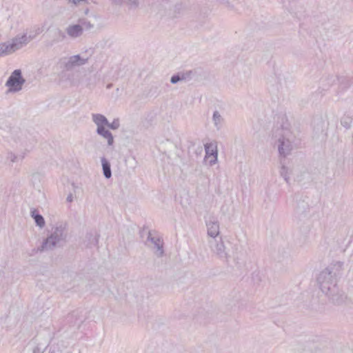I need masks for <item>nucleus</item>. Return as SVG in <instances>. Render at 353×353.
I'll return each instance as SVG.
<instances>
[{"label": "nucleus", "mask_w": 353, "mask_h": 353, "mask_svg": "<svg viewBox=\"0 0 353 353\" xmlns=\"http://www.w3.org/2000/svg\"><path fill=\"white\" fill-rule=\"evenodd\" d=\"M343 270V263L335 261L319 272L316 278L318 287L334 304L345 303L347 296L339 288L337 278Z\"/></svg>", "instance_id": "f257e3e1"}, {"label": "nucleus", "mask_w": 353, "mask_h": 353, "mask_svg": "<svg viewBox=\"0 0 353 353\" xmlns=\"http://www.w3.org/2000/svg\"><path fill=\"white\" fill-rule=\"evenodd\" d=\"M295 137L287 128H277L273 133L272 144L277 148L279 156L283 158L289 156L295 148Z\"/></svg>", "instance_id": "f03ea898"}, {"label": "nucleus", "mask_w": 353, "mask_h": 353, "mask_svg": "<svg viewBox=\"0 0 353 353\" xmlns=\"http://www.w3.org/2000/svg\"><path fill=\"white\" fill-rule=\"evenodd\" d=\"M88 61V58L83 57L80 54H75L61 57L57 61V65L63 71H70L76 67H80L86 64Z\"/></svg>", "instance_id": "7ed1b4c3"}, {"label": "nucleus", "mask_w": 353, "mask_h": 353, "mask_svg": "<svg viewBox=\"0 0 353 353\" xmlns=\"http://www.w3.org/2000/svg\"><path fill=\"white\" fill-rule=\"evenodd\" d=\"M14 141L16 147L21 149V151L18 155L12 152L7 153L6 159L12 163L17 162L19 159H23L32 148V144L28 143L25 137H19L18 140L16 139Z\"/></svg>", "instance_id": "20e7f679"}, {"label": "nucleus", "mask_w": 353, "mask_h": 353, "mask_svg": "<svg viewBox=\"0 0 353 353\" xmlns=\"http://www.w3.org/2000/svg\"><path fill=\"white\" fill-rule=\"evenodd\" d=\"M25 82L21 70H14L6 82L5 85L8 88L7 92L15 93L21 91Z\"/></svg>", "instance_id": "39448f33"}, {"label": "nucleus", "mask_w": 353, "mask_h": 353, "mask_svg": "<svg viewBox=\"0 0 353 353\" xmlns=\"http://www.w3.org/2000/svg\"><path fill=\"white\" fill-rule=\"evenodd\" d=\"M145 243L153 250L154 254L157 257L161 258L163 256V241L155 231L148 232Z\"/></svg>", "instance_id": "423d86ee"}, {"label": "nucleus", "mask_w": 353, "mask_h": 353, "mask_svg": "<svg viewBox=\"0 0 353 353\" xmlns=\"http://www.w3.org/2000/svg\"><path fill=\"white\" fill-rule=\"evenodd\" d=\"M210 248L212 252L220 260L228 262L230 255L226 250L223 241L221 239L217 241L216 239L209 241Z\"/></svg>", "instance_id": "0eeeda50"}, {"label": "nucleus", "mask_w": 353, "mask_h": 353, "mask_svg": "<svg viewBox=\"0 0 353 353\" xmlns=\"http://www.w3.org/2000/svg\"><path fill=\"white\" fill-rule=\"evenodd\" d=\"M310 216V206L305 201L300 200L296 203L294 210V216L301 221Z\"/></svg>", "instance_id": "6e6552de"}, {"label": "nucleus", "mask_w": 353, "mask_h": 353, "mask_svg": "<svg viewBox=\"0 0 353 353\" xmlns=\"http://www.w3.org/2000/svg\"><path fill=\"white\" fill-rule=\"evenodd\" d=\"M204 146L205 152V159H209V165L212 166L218 161V151L216 145H214L213 143H206Z\"/></svg>", "instance_id": "1a4fd4ad"}, {"label": "nucleus", "mask_w": 353, "mask_h": 353, "mask_svg": "<svg viewBox=\"0 0 353 353\" xmlns=\"http://www.w3.org/2000/svg\"><path fill=\"white\" fill-rule=\"evenodd\" d=\"M208 235L214 239L220 234V227L218 220L214 217H210L206 221Z\"/></svg>", "instance_id": "9d476101"}, {"label": "nucleus", "mask_w": 353, "mask_h": 353, "mask_svg": "<svg viewBox=\"0 0 353 353\" xmlns=\"http://www.w3.org/2000/svg\"><path fill=\"white\" fill-rule=\"evenodd\" d=\"M34 37L27 36L26 34H24L21 36H17L12 39L11 43H10V48H12V52H15L17 50L21 48L23 46L26 45L29 43Z\"/></svg>", "instance_id": "9b49d317"}, {"label": "nucleus", "mask_w": 353, "mask_h": 353, "mask_svg": "<svg viewBox=\"0 0 353 353\" xmlns=\"http://www.w3.org/2000/svg\"><path fill=\"white\" fill-rule=\"evenodd\" d=\"M59 243L65 240L67 237L66 225L61 223H57L52 229L50 234Z\"/></svg>", "instance_id": "f8f14e48"}, {"label": "nucleus", "mask_w": 353, "mask_h": 353, "mask_svg": "<svg viewBox=\"0 0 353 353\" xmlns=\"http://www.w3.org/2000/svg\"><path fill=\"white\" fill-rule=\"evenodd\" d=\"M99 234L96 231L88 232L83 239V244L87 248H92L97 245Z\"/></svg>", "instance_id": "ddd939ff"}, {"label": "nucleus", "mask_w": 353, "mask_h": 353, "mask_svg": "<svg viewBox=\"0 0 353 353\" xmlns=\"http://www.w3.org/2000/svg\"><path fill=\"white\" fill-rule=\"evenodd\" d=\"M65 33L72 39H77L83 35L81 27L77 24H70L65 28Z\"/></svg>", "instance_id": "4468645a"}, {"label": "nucleus", "mask_w": 353, "mask_h": 353, "mask_svg": "<svg viewBox=\"0 0 353 353\" xmlns=\"http://www.w3.org/2000/svg\"><path fill=\"white\" fill-rule=\"evenodd\" d=\"M96 132L98 135L107 141V145L111 147L114 144V137L112 132L107 129V127L97 128Z\"/></svg>", "instance_id": "2eb2a0df"}, {"label": "nucleus", "mask_w": 353, "mask_h": 353, "mask_svg": "<svg viewBox=\"0 0 353 353\" xmlns=\"http://www.w3.org/2000/svg\"><path fill=\"white\" fill-rule=\"evenodd\" d=\"M59 243L53 238L52 236L50 235L46 239L41 246V251H48L53 250Z\"/></svg>", "instance_id": "dca6fc26"}, {"label": "nucleus", "mask_w": 353, "mask_h": 353, "mask_svg": "<svg viewBox=\"0 0 353 353\" xmlns=\"http://www.w3.org/2000/svg\"><path fill=\"white\" fill-rule=\"evenodd\" d=\"M92 120L97 125V128H104L108 124L107 118L101 114H92Z\"/></svg>", "instance_id": "f3484780"}, {"label": "nucleus", "mask_w": 353, "mask_h": 353, "mask_svg": "<svg viewBox=\"0 0 353 353\" xmlns=\"http://www.w3.org/2000/svg\"><path fill=\"white\" fill-rule=\"evenodd\" d=\"M101 165H102L103 174L104 177L107 179L111 178L112 171H111L110 163L104 157L101 158Z\"/></svg>", "instance_id": "a211bd4d"}, {"label": "nucleus", "mask_w": 353, "mask_h": 353, "mask_svg": "<svg viewBox=\"0 0 353 353\" xmlns=\"http://www.w3.org/2000/svg\"><path fill=\"white\" fill-rule=\"evenodd\" d=\"M31 216L34 219L37 226L42 228L45 225V220L43 217L39 214L36 209L31 210Z\"/></svg>", "instance_id": "6ab92c4d"}, {"label": "nucleus", "mask_w": 353, "mask_h": 353, "mask_svg": "<svg viewBox=\"0 0 353 353\" xmlns=\"http://www.w3.org/2000/svg\"><path fill=\"white\" fill-rule=\"evenodd\" d=\"M212 121L216 130H219L222 128L224 119L219 111L216 110L214 112Z\"/></svg>", "instance_id": "aec40b11"}, {"label": "nucleus", "mask_w": 353, "mask_h": 353, "mask_svg": "<svg viewBox=\"0 0 353 353\" xmlns=\"http://www.w3.org/2000/svg\"><path fill=\"white\" fill-rule=\"evenodd\" d=\"M353 121L352 116L350 113H345L341 118V124L346 129H350L352 126Z\"/></svg>", "instance_id": "412c9836"}, {"label": "nucleus", "mask_w": 353, "mask_h": 353, "mask_svg": "<svg viewBox=\"0 0 353 353\" xmlns=\"http://www.w3.org/2000/svg\"><path fill=\"white\" fill-rule=\"evenodd\" d=\"M118 4H125L130 8H136L139 6V0H114Z\"/></svg>", "instance_id": "4be33fe9"}, {"label": "nucleus", "mask_w": 353, "mask_h": 353, "mask_svg": "<svg viewBox=\"0 0 353 353\" xmlns=\"http://www.w3.org/2000/svg\"><path fill=\"white\" fill-rule=\"evenodd\" d=\"M65 34L63 32H62L61 30H59L57 31V39H54V40L49 41L47 43L48 47H52L54 44L60 42L61 41H63L65 39Z\"/></svg>", "instance_id": "5701e85b"}, {"label": "nucleus", "mask_w": 353, "mask_h": 353, "mask_svg": "<svg viewBox=\"0 0 353 353\" xmlns=\"http://www.w3.org/2000/svg\"><path fill=\"white\" fill-rule=\"evenodd\" d=\"M78 23L81 27L83 32L84 31L90 30L94 28V25L85 19H79Z\"/></svg>", "instance_id": "b1692460"}, {"label": "nucleus", "mask_w": 353, "mask_h": 353, "mask_svg": "<svg viewBox=\"0 0 353 353\" xmlns=\"http://www.w3.org/2000/svg\"><path fill=\"white\" fill-rule=\"evenodd\" d=\"M336 79L335 76L329 75L321 79V83L324 87L328 88L335 83Z\"/></svg>", "instance_id": "393cba45"}, {"label": "nucleus", "mask_w": 353, "mask_h": 353, "mask_svg": "<svg viewBox=\"0 0 353 353\" xmlns=\"http://www.w3.org/2000/svg\"><path fill=\"white\" fill-rule=\"evenodd\" d=\"M10 44H0V57L13 52L12 48H10Z\"/></svg>", "instance_id": "a878e982"}, {"label": "nucleus", "mask_w": 353, "mask_h": 353, "mask_svg": "<svg viewBox=\"0 0 353 353\" xmlns=\"http://www.w3.org/2000/svg\"><path fill=\"white\" fill-rule=\"evenodd\" d=\"M106 127L111 130H114L119 129V128L120 127L119 119L118 118L114 119L112 122H111V123L108 122V124H107Z\"/></svg>", "instance_id": "bb28decb"}, {"label": "nucleus", "mask_w": 353, "mask_h": 353, "mask_svg": "<svg viewBox=\"0 0 353 353\" xmlns=\"http://www.w3.org/2000/svg\"><path fill=\"white\" fill-rule=\"evenodd\" d=\"M280 174L281 176L283 177V179H285V181L288 183L289 181V172H288V168L285 166V165H282L281 168V170H280Z\"/></svg>", "instance_id": "cd10ccee"}, {"label": "nucleus", "mask_w": 353, "mask_h": 353, "mask_svg": "<svg viewBox=\"0 0 353 353\" xmlns=\"http://www.w3.org/2000/svg\"><path fill=\"white\" fill-rule=\"evenodd\" d=\"M181 81V79L179 77V75L177 74H175V75H173L171 79H170V82L172 83V84H176L178 82H179Z\"/></svg>", "instance_id": "c85d7f7f"}, {"label": "nucleus", "mask_w": 353, "mask_h": 353, "mask_svg": "<svg viewBox=\"0 0 353 353\" xmlns=\"http://www.w3.org/2000/svg\"><path fill=\"white\" fill-rule=\"evenodd\" d=\"M69 3L74 5H80L81 3H88V0H68Z\"/></svg>", "instance_id": "c756f323"}, {"label": "nucleus", "mask_w": 353, "mask_h": 353, "mask_svg": "<svg viewBox=\"0 0 353 353\" xmlns=\"http://www.w3.org/2000/svg\"><path fill=\"white\" fill-rule=\"evenodd\" d=\"M66 200H67V201H68V202H70H70H72V201H73V196H72V194H70L67 196Z\"/></svg>", "instance_id": "7c9ffc66"}, {"label": "nucleus", "mask_w": 353, "mask_h": 353, "mask_svg": "<svg viewBox=\"0 0 353 353\" xmlns=\"http://www.w3.org/2000/svg\"><path fill=\"white\" fill-rule=\"evenodd\" d=\"M181 79V81L185 80L186 79L185 74L184 73L178 74Z\"/></svg>", "instance_id": "2f4dec72"}, {"label": "nucleus", "mask_w": 353, "mask_h": 353, "mask_svg": "<svg viewBox=\"0 0 353 353\" xmlns=\"http://www.w3.org/2000/svg\"><path fill=\"white\" fill-rule=\"evenodd\" d=\"M223 4H225V6L228 7V8H232V6H230V3L228 2V1H223L222 2Z\"/></svg>", "instance_id": "473e14b6"}, {"label": "nucleus", "mask_w": 353, "mask_h": 353, "mask_svg": "<svg viewBox=\"0 0 353 353\" xmlns=\"http://www.w3.org/2000/svg\"><path fill=\"white\" fill-rule=\"evenodd\" d=\"M162 2L164 3V4H168V0H161Z\"/></svg>", "instance_id": "72a5a7b5"}, {"label": "nucleus", "mask_w": 353, "mask_h": 353, "mask_svg": "<svg viewBox=\"0 0 353 353\" xmlns=\"http://www.w3.org/2000/svg\"><path fill=\"white\" fill-rule=\"evenodd\" d=\"M112 83H110V84H108V85H107V88H108V89H109V88H112Z\"/></svg>", "instance_id": "f704fd0d"}, {"label": "nucleus", "mask_w": 353, "mask_h": 353, "mask_svg": "<svg viewBox=\"0 0 353 353\" xmlns=\"http://www.w3.org/2000/svg\"><path fill=\"white\" fill-rule=\"evenodd\" d=\"M35 352H36V349H34V350H33V353H35Z\"/></svg>", "instance_id": "c9c22d12"}]
</instances>
